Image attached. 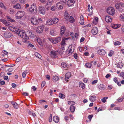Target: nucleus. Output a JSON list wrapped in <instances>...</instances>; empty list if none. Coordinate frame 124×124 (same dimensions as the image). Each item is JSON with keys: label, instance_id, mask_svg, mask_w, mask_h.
Instances as JSON below:
<instances>
[{"label": "nucleus", "instance_id": "7", "mask_svg": "<svg viewBox=\"0 0 124 124\" xmlns=\"http://www.w3.org/2000/svg\"><path fill=\"white\" fill-rule=\"evenodd\" d=\"M26 36L28 37V39H29V37L31 38H33L34 37L33 34L31 31H27L26 33Z\"/></svg>", "mask_w": 124, "mask_h": 124}, {"label": "nucleus", "instance_id": "30", "mask_svg": "<svg viewBox=\"0 0 124 124\" xmlns=\"http://www.w3.org/2000/svg\"><path fill=\"white\" fill-rule=\"evenodd\" d=\"M11 103L13 105V107L14 108L17 109L18 108V104L16 102L13 101Z\"/></svg>", "mask_w": 124, "mask_h": 124}, {"label": "nucleus", "instance_id": "24", "mask_svg": "<svg viewBox=\"0 0 124 124\" xmlns=\"http://www.w3.org/2000/svg\"><path fill=\"white\" fill-rule=\"evenodd\" d=\"M74 3L73 0H69L67 2V4L69 7H70Z\"/></svg>", "mask_w": 124, "mask_h": 124}, {"label": "nucleus", "instance_id": "52", "mask_svg": "<svg viewBox=\"0 0 124 124\" xmlns=\"http://www.w3.org/2000/svg\"><path fill=\"white\" fill-rule=\"evenodd\" d=\"M26 71L23 72L22 74V75L23 78H24L26 76Z\"/></svg>", "mask_w": 124, "mask_h": 124}, {"label": "nucleus", "instance_id": "44", "mask_svg": "<svg viewBox=\"0 0 124 124\" xmlns=\"http://www.w3.org/2000/svg\"><path fill=\"white\" fill-rule=\"evenodd\" d=\"M59 97L62 98L63 99L65 98V96L64 94L60 93L59 94Z\"/></svg>", "mask_w": 124, "mask_h": 124}, {"label": "nucleus", "instance_id": "8", "mask_svg": "<svg viewBox=\"0 0 124 124\" xmlns=\"http://www.w3.org/2000/svg\"><path fill=\"white\" fill-rule=\"evenodd\" d=\"M39 10L40 13L44 14L45 13V9L44 7L42 6H40L39 8Z\"/></svg>", "mask_w": 124, "mask_h": 124}, {"label": "nucleus", "instance_id": "49", "mask_svg": "<svg viewBox=\"0 0 124 124\" xmlns=\"http://www.w3.org/2000/svg\"><path fill=\"white\" fill-rule=\"evenodd\" d=\"M7 18L8 20L9 21L12 22H14L15 21L14 20L12 19L9 16H7Z\"/></svg>", "mask_w": 124, "mask_h": 124}, {"label": "nucleus", "instance_id": "25", "mask_svg": "<svg viewBox=\"0 0 124 124\" xmlns=\"http://www.w3.org/2000/svg\"><path fill=\"white\" fill-rule=\"evenodd\" d=\"M111 26L114 29H117L119 28L121 26V25L119 24H112L111 25Z\"/></svg>", "mask_w": 124, "mask_h": 124}, {"label": "nucleus", "instance_id": "63", "mask_svg": "<svg viewBox=\"0 0 124 124\" xmlns=\"http://www.w3.org/2000/svg\"><path fill=\"white\" fill-rule=\"evenodd\" d=\"M17 0H11V2L13 4H15Z\"/></svg>", "mask_w": 124, "mask_h": 124}, {"label": "nucleus", "instance_id": "27", "mask_svg": "<svg viewBox=\"0 0 124 124\" xmlns=\"http://www.w3.org/2000/svg\"><path fill=\"white\" fill-rule=\"evenodd\" d=\"M59 79V78L57 76H53L52 77V81L54 82H56Z\"/></svg>", "mask_w": 124, "mask_h": 124}, {"label": "nucleus", "instance_id": "16", "mask_svg": "<svg viewBox=\"0 0 124 124\" xmlns=\"http://www.w3.org/2000/svg\"><path fill=\"white\" fill-rule=\"evenodd\" d=\"M98 88L100 90H104L105 89V86L103 84H99L98 85Z\"/></svg>", "mask_w": 124, "mask_h": 124}, {"label": "nucleus", "instance_id": "62", "mask_svg": "<svg viewBox=\"0 0 124 124\" xmlns=\"http://www.w3.org/2000/svg\"><path fill=\"white\" fill-rule=\"evenodd\" d=\"M114 81L116 83L117 82V79L116 78H115L113 79Z\"/></svg>", "mask_w": 124, "mask_h": 124}, {"label": "nucleus", "instance_id": "14", "mask_svg": "<svg viewBox=\"0 0 124 124\" xmlns=\"http://www.w3.org/2000/svg\"><path fill=\"white\" fill-rule=\"evenodd\" d=\"M35 4L34 3L33 4L31 5V7H30L29 9V10L30 12H32L34 11V10L36 9V7L35 6Z\"/></svg>", "mask_w": 124, "mask_h": 124}, {"label": "nucleus", "instance_id": "15", "mask_svg": "<svg viewBox=\"0 0 124 124\" xmlns=\"http://www.w3.org/2000/svg\"><path fill=\"white\" fill-rule=\"evenodd\" d=\"M105 20L107 23H110L112 21V19L111 17L109 16H106L105 17Z\"/></svg>", "mask_w": 124, "mask_h": 124}, {"label": "nucleus", "instance_id": "46", "mask_svg": "<svg viewBox=\"0 0 124 124\" xmlns=\"http://www.w3.org/2000/svg\"><path fill=\"white\" fill-rule=\"evenodd\" d=\"M114 44L115 45H120L121 44V42L119 41H117L115 42Z\"/></svg>", "mask_w": 124, "mask_h": 124}, {"label": "nucleus", "instance_id": "36", "mask_svg": "<svg viewBox=\"0 0 124 124\" xmlns=\"http://www.w3.org/2000/svg\"><path fill=\"white\" fill-rule=\"evenodd\" d=\"M68 104L69 105L71 106H73L75 104V103L73 101H69L68 102Z\"/></svg>", "mask_w": 124, "mask_h": 124}, {"label": "nucleus", "instance_id": "38", "mask_svg": "<svg viewBox=\"0 0 124 124\" xmlns=\"http://www.w3.org/2000/svg\"><path fill=\"white\" fill-rule=\"evenodd\" d=\"M79 87L83 89H84L85 87V84L81 82L79 84Z\"/></svg>", "mask_w": 124, "mask_h": 124}, {"label": "nucleus", "instance_id": "32", "mask_svg": "<svg viewBox=\"0 0 124 124\" xmlns=\"http://www.w3.org/2000/svg\"><path fill=\"white\" fill-rule=\"evenodd\" d=\"M70 110L72 112H74L75 109V107L73 106H70Z\"/></svg>", "mask_w": 124, "mask_h": 124}, {"label": "nucleus", "instance_id": "13", "mask_svg": "<svg viewBox=\"0 0 124 124\" xmlns=\"http://www.w3.org/2000/svg\"><path fill=\"white\" fill-rule=\"evenodd\" d=\"M52 19H48L46 21V24L47 25H51L53 24Z\"/></svg>", "mask_w": 124, "mask_h": 124}, {"label": "nucleus", "instance_id": "11", "mask_svg": "<svg viewBox=\"0 0 124 124\" xmlns=\"http://www.w3.org/2000/svg\"><path fill=\"white\" fill-rule=\"evenodd\" d=\"M98 32V29L97 28L94 27L92 30V34L94 35H96Z\"/></svg>", "mask_w": 124, "mask_h": 124}, {"label": "nucleus", "instance_id": "23", "mask_svg": "<svg viewBox=\"0 0 124 124\" xmlns=\"http://www.w3.org/2000/svg\"><path fill=\"white\" fill-rule=\"evenodd\" d=\"M60 34L61 35L63 34L66 30V28L64 26H62L61 29Z\"/></svg>", "mask_w": 124, "mask_h": 124}, {"label": "nucleus", "instance_id": "9", "mask_svg": "<svg viewBox=\"0 0 124 124\" xmlns=\"http://www.w3.org/2000/svg\"><path fill=\"white\" fill-rule=\"evenodd\" d=\"M44 27L43 25H41L38 26L36 30V31L37 33H40L43 32V30Z\"/></svg>", "mask_w": 124, "mask_h": 124}, {"label": "nucleus", "instance_id": "12", "mask_svg": "<svg viewBox=\"0 0 124 124\" xmlns=\"http://www.w3.org/2000/svg\"><path fill=\"white\" fill-rule=\"evenodd\" d=\"M115 7L117 9H118L119 11L121 12H123V9L121 8L120 3L116 4L115 5Z\"/></svg>", "mask_w": 124, "mask_h": 124}, {"label": "nucleus", "instance_id": "56", "mask_svg": "<svg viewBox=\"0 0 124 124\" xmlns=\"http://www.w3.org/2000/svg\"><path fill=\"white\" fill-rule=\"evenodd\" d=\"M46 78L48 79V80H49L50 79V76L48 75H46Z\"/></svg>", "mask_w": 124, "mask_h": 124}, {"label": "nucleus", "instance_id": "58", "mask_svg": "<svg viewBox=\"0 0 124 124\" xmlns=\"http://www.w3.org/2000/svg\"><path fill=\"white\" fill-rule=\"evenodd\" d=\"M45 84V81H43L42 82L41 85V87H43Z\"/></svg>", "mask_w": 124, "mask_h": 124}, {"label": "nucleus", "instance_id": "33", "mask_svg": "<svg viewBox=\"0 0 124 124\" xmlns=\"http://www.w3.org/2000/svg\"><path fill=\"white\" fill-rule=\"evenodd\" d=\"M69 39V38H64V39H62V43H61V45L62 46H64V45H65V41L66 40H68Z\"/></svg>", "mask_w": 124, "mask_h": 124}, {"label": "nucleus", "instance_id": "50", "mask_svg": "<svg viewBox=\"0 0 124 124\" xmlns=\"http://www.w3.org/2000/svg\"><path fill=\"white\" fill-rule=\"evenodd\" d=\"M108 98V97H104L101 99L103 103H105L106 101V99H107Z\"/></svg>", "mask_w": 124, "mask_h": 124}, {"label": "nucleus", "instance_id": "41", "mask_svg": "<svg viewBox=\"0 0 124 124\" xmlns=\"http://www.w3.org/2000/svg\"><path fill=\"white\" fill-rule=\"evenodd\" d=\"M34 54L39 59H41V56L40 55V54L38 53L35 52Z\"/></svg>", "mask_w": 124, "mask_h": 124}, {"label": "nucleus", "instance_id": "19", "mask_svg": "<svg viewBox=\"0 0 124 124\" xmlns=\"http://www.w3.org/2000/svg\"><path fill=\"white\" fill-rule=\"evenodd\" d=\"M97 53L100 55H103L105 54V51L103 49L99 50L98 51Z\"/></svg>", "mask_w": 124, "mask_h": 124}, {"label": "nucleus", "instance_id": "28", "mask_svg": "<svg viewBox=\"0 0 124 124\" xmlns=\"http://www.w3.org/2000/svg\"><path fill=\"white\" fill-rule=\"evenodd\" d=\"M69 16V14H68V12L67 11H65L64 18L66 20L68 21Z\"/></svg>", "mask_w": 124, "mask_h": 124}, {"label": "nucleus", "instance_id": "54", "mask_svg": "<svg viewBox=\"0 0 124 124\" xmlns=\"http://www.w3.org/2000/svg\"><path fill=\"white\" fill-rule=\"evenodd\" d=\"M93 116V115H91L88 116V117L89 119L91 120Z\"/></svg>", "mask_w": 124, "mask_h": 124}, {"label": "nucleus", "instance_id": "26", "mask_svg": "<svg viewBox=\"0 0 124 124\" xmlns=\"http://www.w3.org/2000/svg\"><path fill=\"white\" fill-rule=\"evenodd\" d=\"M53 120L56 123H58L59 121V117L57 116H54L53 117Z\"/></svg>", "mask_w": 124, "mask_h": 124}, {"label": "nucleus", "instance_id": "3", "mask_svg": "<svg viewBox=\"0 0 124 124\" xmlns=\"http://www.w3.org/2000/svg\"><path fill=\"white\" fill-rule=\"evenodd\" d=\"M25 13L23 11H18L16 14V18L17 19H21L24 15Z\"/></svg>", "mask_w": 124, "mask_h": 124}, {"label": "nucleus", "instance_id": "53", "mask_svg": "<svg viewBox=\"0 0 124 124\" xmlns=\"http://www.w3.org/2000/svg\"><path fill=\"white\" fill-rule=\"evenodd\" d=\"M120 76L122 77L123 79H124V72H122L120 74Z\"/></svg>", "mask_w": 124, "mask_h": 124}, {"label": "nucleus", "instance_id": "21", "mask_svg": "<svg viewBox=\"0 0 124 124\" xmlns=\"http://www.w3.org/2000/svg\"><path fill=\"white\" fill-rule=\"evenodd\" d=\"M56 7L57 8L60 9H62L63 8V6L60 2L57 3L56 5Z\"/></svg>", "mask_w": 124, "mask_h": 124}, {"label": "nucleus", "instance_id": "39", "mask_svg": "<svg viewBox=\"0 0 124 124\" xmlns=\"http://www.w3.org/2000/svg\"><path fill=\"white\" fill-rule=\"evenodd\" d=\"M53 22L54 23H57L59 21V19L58 18H55L53 19Z\"/></svg>", "mask_w": 124, "mask_h": 124}, {"label": "nucleus", "instance_id": "57", "mask_svg": "<svg viewBox=\"0 0 124 124\" xmlns=\"http://www.w3.org/2000/svg\"><path fill=\"white\" fill-rule=\"evenodd\" d=\"M20 2L24 4L26 2L25 0H19Z\"/></svg>", "mask_w": 124, "mask_h": 124}, {"label": "nucleus", "instance_id": "17", "mask_svg": "<svg viewBox=\"0 0 124 124\" xmlns=\"http://www.w3.org/2000/svg\"><path fill=\"white\" fill-rule=\"evenodd\" d=\"M13 8L17 9H21L22 8L21 5L19 3H17L16 5L14 6Z\"/></svg>", "mask_w": 124, "mask_h": 124}, {"label": "nucleus", "instance_id": "42", "mask_svg": "<svg viewBox=\"0 0 124 124\" xmlns=\"http://www.w3.org/2000/svg\"><path fill=\"white\" fill-rule=\"evenodd\" d=\"M92 64L90 63H87L85 64V66L87 68H90L92 66Z\"/></svg>", "mask_w": 124, "mask_h": 124}, {"label": "nucleus", "instance_id": "40", "mask_svg": "<svg viewBox=\"0 0 124 124\" xmlns=\"http://www.w3.org/2000/svg\"><path fill=\"white\" fill-rule=\"evenodd\" d=\"M50 34L53 36H55L56 34L55 31L53 30H51L50 31Z\"/></svg>", "mask_w": 124, "mask_h": 124}, {"label": "nucleus", "instance_id": "35", "mask_svg": "<svg viewBox=\"0 0 124 124\" xmlns=\"http://www.w3.org/2000/svg\"><path fill=\"white\" fill-rule=\"evenodd\" d=\"M119 19L121 21L124 22V14H122L120 16Z\"/></svg>", "mask_w": 124, "mask_h": 124}, {"label": "nucleus", "instance_id": "59", "mask_svg": "<svg viewBox=\"0 0 124 124\" xmlns=\"http://www.w3.org/2000/svg\"><path fill=\"white\" fill-rule=\"evenodd\" d=\"M14 69L13 68H10L8 69V70L9 72H11Z\"/></svg>", "mask_w": 124, "mask_h": 124}, {"label": "nucleus", "instance_id": "43", "mask_svg": "<svg viewBox=\"0 0 124 124\" xmlns=\"http://www.w3.org/2000/svg\"><path fill=\"white\" fill-rule=\"evenodd\" d=\"M9 13L11 14H13L14 12V11L13 9L11 8H10L9 9Z\"/></svg>", "mask_w": 124, "mask_h": 124}, {"label": "nucleus", "instance_id": "55", "mask_svg": "<svg viewBox=\"0 0 124 124\" xmlns=\"http://www.w3.org/2000/svg\"><path fill=\"white\" fill-rule=\"evenodd\" d=\"M121 6L122 8H124V2H120V3Z\"/></svg>", "mask_w": 124, "mask_h": 124}, {"label": "nucleus", "instance_id": "1", "mask_svg": "<svg viewBox=\"0 0 124 124\" xmlns=\"http://www.w3.org/2000/svg\"><path fill=\"white\" fill-rule=\"evenodd\" d=\"M8 29L18 34L19 36L24 39L28 40V37L26 36V33L23 31H20L18 28H15L14 26L8 27Z\"/></svg>", "mask_w": 124, "mask_h": 124}, {"label": "nucleus", "instance_id": "61", "mask_svg": "<svg viewBox=\"0 0 124 124\" xmlns=\"http://www.w3.org/2000/svg\"><path fill=\"white\" fill-rule=\"evenodd\" d=\"M64 119L67 122L69 120V118L68 116H65L64 117Z\"/></svg>", "mask_w": 124, "mask_h": 124}, {"label": "nucleus", "instance_id": "31", "mask_svg": "<svg viewBox=\"0 0 124 124\" xmlns=\"http://www.w3.org/2000/svg\"><path fill=\"white\" fill-rule=\"evenodd\" d=\"M5 36L7 38H9L11 36V34L10 32H6L4 33Z\"/></svg>", "mask_w": 124, "mask_h": 124}, {"label": "nucleus", "instance_id": "60", "mask_svg": "<svg viewBox=\"0 0 124 124\" xmlns=\"http://www.w3.org/2000/svg\"><path fill=\"white\" fill-rule=\"evenodd\" d=\"M98 81V80H94L92 82V84L93 85L95 84Z\"/></svg>", "mask_w": 124, "mask_h": 124}, {"label": "nucleus", "instance_id": "64", "mask_svg": "<svg viewBox=\"0 0 124 124\" xmlns=\"http://www.w3.org/2000/svg\"><path fill=\"white\" fill-rule=\"evenodd\" d=\"M118 102H121L123 101V98H118Z\"/></svg>", "mask_w": 124, "mask_h": 124}, {"label": "nucleus", "instance_id": "48", "mask_svg": "<svg viewBox=\"0 0 124 124\" xmlns=\"http://www.w3.org/2000/svg\"><path fill=\"white\" fill-rule=\"evenodd\" d=\"M114 51H113L111 50L110 51L108 55L110 56H112L114 53Z\"/></svg>", "mask_w": 124, "mask_h": 124}, {"label": "nucleus", "instance_id": "5", "mask_svg": "<svg viewBox=\"0 0 124 124\" xmlns=\"http://www.w3.org/2000/svg\"><path fill=\"white\" fill-rule=\"evenodd\" d=\"M54 3V1L53 0H47L45 5V7L46 9H49Z\"/></svg>", "mask_w": 124, "mask_h": 124}, {"label": "nucleus", "instance_id": "47", "mask_svg": "<svg viewBox=\"0 0 124 124\" xmlns=\"http://www.w3.org/2000/svg\"><path fill=\"white\" fill-rule=\"evenodd\" d=\"M56 8V7L54 5L51 7V10L52 11H54Z\"/></svg>", "mask_w": 124, "mask_h": 124}, {"label": "nucleus", "instance_id": "18", "mask_svg": "<svg viewBox=\"0 0 124 124\" xmlns=\"http://www.w3.org/2000/svg\"><path fill=\"white\" fill-rule=\"evenodd\" d=\"M71 74L70 72H68L66 73L65 75V80L67 81H68V79L71 77Z\"/></svg>", "mask_w": 124, "mask_h": 124}, {"label": "nucleus", "instance_id": "34", "mask_svg": "<svg viewBox=\"0 0 124 124\" xmlns=\"http://www.w3.org/2000/svg\"><path fill=\"white\" fill-rule=\"evenodd\" d=\"M61 65L63 68H68V66L67 65L66 63L64 62H62L61 63Z\"/></svg>", "mask_w": 124, "mask_h": 124}, {"label": "nucleus", "instance_id": "4", "mask_svg": "<svg viewBox=\"0 0 124 124\" xmlns=\"http://www.w3.org/2000/svg\"><path fill=\"white\" fill-rule=\"evenodd\" d=\"M107 13L111 15H113L115 14V10L114 8L111 7L108 8L107 9Z\"/></svg>", "mask_w": 124, "mask_h": 124}, {"label": "nucleus", "instance_id": "6", "mask_svg": "<svg viewBox=\"0 0 124 124\" xmlns=\"http://www.w3.org/2000/svg\"><path fill=\"white\" fill-rule=\"evenodd\" d=\"M58 53L59 52L57 51L53 50L51 52V56L52 57L55 58L57 57V55Z\"/></svg>", "mask_w": 124, "mask_h": 124}, {"label": "nucleus", "instance_id": "37", "mask_svg": "<svg viewBox=\"0 0 124 124\" xmlns=\"http://www.w3.org/2000/svg\"><path fill=\"white\" fill-rule=\"evenodd\" d=\"M68 20L71 23H73L75 21L74 18L71 16H70V18H69Z\"/></svg>", "mask_w": 124, "mask_h": 124}, {"label": "nucleus", "instance_id": "20", "mask_svg": "<svg viewBox=\"0 0 124 124\" xmlns=\"http://www.w3.org/2000/svg\"><path fill=\"white\" fill-rule=\"evenodd\" d=\"M0 21L2 22L6 26H8L10 24V23L9 22H7L6 20L3 19H0Z\"/></svg>", "mask_w": 124, "mask_h": 124}, {"label": "nucleus", "instance_id": "10", "mask_svg": "<svg viewBox=\"0 0 124 124\" xmlns=\"http://www.w3.org/2000/svg\"><path fill=\"white\" fill-rule=\"evenodd\" d=\"M61 39V37H59L56 38L52 39L51 41L53 44H56L59 42Z\"/></svg>", "mask_w": 124, "mask_h": 124}, {"label": "nucleus", "instance_id": "51", "mask_svg": "<svg viewBox=\"0 0 124 124\" xmlns=\"http://www.w3.org/2000/svg\"><path fill=\"white\" fill-rule=\"evenodd\" d=\"M74 51V49H73L72 48L70 49L69 51V55L71 54Z\"/></svg>", "mask_w": 124, "mask_h": 124}, {"label": "nucleus", "instance_id": "45", "mask_svg": "<svg viewBox=\"0 0 124 124\" xmlns=\"http://www.w3.org/2000/svg\"><path fill=\"white\" fill-rule=\"evenodd\" d=\"M0 6L1 8H3L5 9H6V7L5 6H4L3 4V3L0 2Z\"/></svg>", "mask_w": 124, "mask_h": 124}, {"label": "nucleus", "instance_id": "29", "mask_svg": "<svg viewBox=\"0 0 124 124\" xmlns=\"http://www.w3.org/2000/svg\"><path fill=\"white\" fill-rule=\"evenodd\" d=\"M80 19L81 21L80 24L81 25H83L84 23V18L83 16L81 15V16Z\"/></svg>", "mask_w": 124, "mask_h": 124}, {"label": "nucleus", "instance_id": "22", "mask_svg": "<svg viewBox=\"0 0 124 124\" xmlns=\"http://www.w3.org/2000/svg\"><path fill=\"white\" fill-rule=\"evenodd\" d=\"M89 99L91 101H94L96 100V97L95 95H91L90 96Z\"/></svg>", "mask_w": 124, "mask_h": 124}, {"label": "nucleus", "instance_id": "2", "mask_svg": "<svg viewBox=\"0 0 124 124\" xmlns=\"http://www.w3.org/2000/svg\"><path fill=\"white\" fill-rule=\"evenodd\" d=\"M41 21L42 20L40 18H38L34 16L31 18L30 20L32 24L35 25H37L39 22Z\"/></svg>", "mask_w": 124, "mask_h": 124}]
</instances>
